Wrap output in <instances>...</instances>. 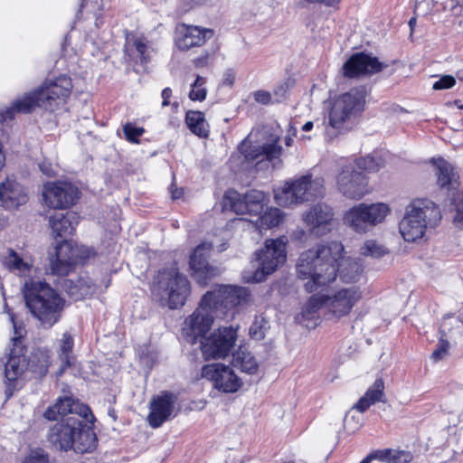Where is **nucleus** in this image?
<instances>
[{
  "label": "nucleus",
  "mask_w": 463,
  "mask_h": 463,
  "mask_svg": "<svg viewBox=\"0 0 463 463\" xmlns=\"http://www.w3.org/2000/svg\"><path fill=\"white\" fill-rule=\"evenodd\" d=\"M176 401V395L169 392H162L154 396L150 402V412L147 415L148 424L154 429L159 428L164 422L175 417Z\"/></svg>",
  "instance_id": "21"
},
{
  "label": "nucleus",
  "mask_w": 463,
  "mask_h": 463,
  "mask_svg": "<svg viewBox=\"0 0 463 463\" xmlns=\"http://www.w3.org/2000/svg\"><path fill=\"white\" fill-rule=\"evenodd\" d=\"M366 95L365 88L359 87L335 99L329 112V126L341 130L347 120L364 110Z\"/></svg>",
  "instance_id": "11"
},
{
  "label": "nucleus",
  "mask_w": 463,
  "mask_h": 463,
  "mask_svg": "<svg viewBox=\"0 0 463 463\" xmlns=\"http://www.w3.org/2000/svg\"><path fill=\"white\" fill-rule=\"evenodd\" d=\"M27 194L18 182L14 179H5L0 183V206L5 209H14L24 204Z\"/></svg>",
  "instance_id": "28"
},
{
  "label": "nucleus",
  "mask_w": 463,
  "mask_h": 463,
  "mask_svg": "<svg viewBox=\"0 0 463 463\" xmlns=\"http://www.w3.org/2000/svg\"><path fill=\"white\" fill-rule=\"evenodd\" d=\"M209 59H210V54L208 52H205V53L202 54L201 56L197 57L194 61V63L197 68L204 67L208 64Z\"/></svg>",
  "instance_id": "53"
},
{
  "label": "nucleus",
  "mask_w": 463,
  "mask_h": 463,
  "mask_svg": "<svg viewBox=\"0 0 463 463\" xmlns=\"http://www.w3.org/2000/svg\"><path fill=\"white\" fill-rule=\"evenodd\" d=\"M279 137L271 136L270 138L263 143H253L250 137H247L239 146L238 160H241V168L248 169L252 165H257L263 161L272 162L279 158L282 154V147L279 145Z\"/></svg>",
  "instance_id": "12"
},
{
  "label": "nucleus",
  "mask_w": 463,
  "mask_h": 463,
  "mask_svg": "<svg viewBox=\"0 0 463 463\" xmlns=\"http://www.w3.org/2000/svg\"><path fill=\"white\" fill-rule=\"evenodd\" d=\"M212 294L211 304L218 312L242 306L249 301L250 293L247 288L235 286H221L219 288L209 291Z\"/></svg>",
  "instance_id": "22"
},
{
  "label": "nucleus",
  "mask_w": 463,
  "mask_h": 463,
  "mask_svg": "<svg viewBox=\"0 0 463 463\" xmlns=\"http://www.w3.org/2000/svg\"><path fill=\"white\" fill-rule=\"evenodd\" d=\"M354 419V416H349L347 415L346 418H345V427H349V424H350V420Z\"/></svg>",
  "instance_id": "59"
},
{
  "label": "nucleus",
  "mask_w": 463,
  "mask_h": 463,
  "mask_svg": "<svg viewBox=\"0 0 463 463\" xmlns=\"http://www.w3.org/2000/svg\"><path fill=\"white\" fill-rule=\"evenodd\" d=\"M89 257V250L83 246H78L71 241H63L55 248V254L50 260L52 273L67 275L79 260Z\"/></svg>",
  "instance_id": "17"
},
{
  "label": "nucleus",
  "mask_w": 463,
  "mask_h": 463,
  "mask_svg": "<svg viewBox=\"0 0 463 463\" xmlns=\"http://www.w3.org/2000/svg\"><path fill=\"white\" fill-rule=\"evenodd\" d=\"M325 193L322 178H312L304 175L294 180L287 181L274 190V199L282 207H291L303 202L323 196Z\"/></svg>",
  "instance_id": "9"
},
{
  "label": "nucleus",
  "mask_w": 463,
  "mask_h": 463,
  "mask_svg": "<svg viewBox=\"0 0 463 463\" xmlns=\"http://www.w3.org/2000/svg\"><path fill=\"white\" fill-rule=\"evenodd\" d=\"M233 364L249 374L256 373L259 367L254 356L244 350H240L233 354Z\"/></svg>",
  "instance_id": "38"
},
{
  "label": "nucleus",
  "mask_w": 463,
  "mask_h": 463,
  "mask_svg": "<svg viewBox=\"0 0 463 463\" xmlns=\"http://www.w3.org/2000/svg\"><path fill=\"white\" fill-rule=\"evenodd\" d=\"M387 253V249L374 240L365 241L360 248V254L365 257L381 258Z\"/></svg>",
  "instance_id": "41"
},
{
  "label": "nucleus",
  "mask_w": 463,
  "mask_h": 463,
  "mask_svg": "<svg viewBox=\"0 0 463 463\" xmlns=\"http://www.w3.org/2000/svg\"><path fill=\"white\" fill-rule=\"evenodd\" d=\"M463 328V314L446 315L439 326V334L442 337H451L458 333H460Z\"/></svg>",
  "instance_id": "37"
},
{
  "label": "nucleus",
  "mask_w": 463,
  "mask_h": 463,
  "mask_svg": "<svg viewBox=\"0 0 463 463\" xmlns=\"http://www.w3.org/2000/svg\"><path fill=\"white\" fill-rule=\"evenodd\" d=\"M190 289L187 278L173 266L158 272L153 293L162 306L175 309L185 304Z\"/></svg>",
  "instance_id": "8"
},
{
  "label": "nucleus",
  "mask_w": 463,
  "mask_h": 463,
  "mask_svg": "<svg viewBox=\"0 0 463 463\" xmlns=\"http://www.w3.org/2000/svg\"><path fill=\"white\" fill-rule=\"evenodd\" d=\"M123 132L126 138L131 143H137L138 137L145 132L143 128H137L131 123H127L123 127Z\"/></svg>",
  "instance_id": "48"
},
{
  "label": "nucleus",
  "mask_w": 463,
  "mask_h": 463,
  "mask_svg": "<svg viewBox=\"0 0 463 463\" xmlns=\"http://www.w3.org/2000/svg\"><path fill=\"white\" fill-rule=\"evenodd\" d=\"M254 99L256 102L263 104V105L274 103L272 94L266 90L255 91L254 92Z\"/></svg>",
  "instance_id": "51"
},
{
  "label": "nucleus",
  "mask_w": 463,
  "mask_h": 463,
  "mask_svg": "<svg viewBox=\"0 0 463 463\" xmlns=\"http://www.w3.org/2000/svg\"><path fill=\"white\" fill-rule=\"evenodd\" d=\"M205 82V78L197 76L195 81L192 85V90L189 93V98L192 100L203 101L205 99L207 94V90L204 88Z\"/></svg>",
  "instance_id": "44"
},
{
  "label": "nucleus",
  "mask_w": 463,
  "mask_h": 463,
  "mask_svg": "<svg viewBox=\"0 0 463 463\" xmlns=\"http://www.w3.org/2000/svg\"><path fill=\"white\" fill-rule=\"evenodd\" d=\"M224 205L229 206L237 214H249L257 219L251 221L260 232L279 225L284 220V213L278 208L270 207L262 214L263 207L268 203L267 195L259 190H251L245 194L230 190L223 197Z\"/></svg>",
  "instance_id": "5"
},
{
  "label": "nucleus",
  "mask_w": 463,
  "mask_h": 463,
  "mask_svg": "<svg viewBox=\"0 0 463 463\" xmlns=\"http://www.w3.org/2000/svg\"><path fill=\"white\" fill-rule=\"evenodd\" d=\"M391 213V208L384 203H361L348 209L343 221L357 233H366L374 226L382 223Z\"/></svg>",
  "instance_id": "10"
},
{
  "label": "nucleus",
  "mask_w": 463,
  "mask_h": 463,
  "mask_svg": "<svg viewBox=\"0 0 463 463\" xmlns=\"http://www.w3.org/2000/svg\"><path fill=\"white\" fill-rule=\"evenodd\" d=\"M327 309L336 317L350 313L354 305L361 299L362 291L357 287L340 288L332 294H326Z\"/></svg>",
  "instance_id": "25"
},
{
  "label": "nucleus",
  "mask_w": 463,
  "mask_h": 463,
  "mask_svg": "<svg viewBox=\"0 0 463 463\" xmlns=\"http://www.w3.org/2000/svg\"><path fill=\"white\" fill-rule=\"evenodd\" d=\"M44 203L50 208L65 209L79 198V190L69 182H48L43 189Z\"/></svg>",
  "instance_id": "19"
},
{
  "label": "nucleus",
  "mask_w": 463,
  "mask_h": 463,
  "mask_svg": "<svg viewBox=\"0 0 463 463\" xmlns=\"http://www.w3.org/2000/svg\"><path fill=\"white\" fill-rule=\"evenodd\" d=\"M437 175V183L442 189L456 194L458 190V175L451 164L443 158L432 159Z\"/></svg>",
  "instance_id": "29"
},
{
  "label": "nucleus",
  "mask_w": 463,
  "mask_h": 463,
  "mask_svg": "<svg viewBox=\"0 0 463 463\" xmlns=\"http://www.w3.org/2000/svg\"><path fill=\"white\" fill-rule=\"evenodd\" d=\"M81 416L70 415L55 423L50 430L49 441L57 449H73L77 453H89L97 446V437L92 424L83 422Z\"/></svg>",
  "instance_id": "4"
},
{
  "label": "nucleus",
  "mask_w": 463,
  "mask_h": 463,
  "mask_svg": "<svg viewBox=\"0 0 463 463\" xmlns=\"http://www.w3.org/2000/svg\"><path fill=\"white\" fill-rule=\"evenodd\" d=\"M161 96H162V99H163L162 106L163 107L168 106L169 105V99L172 96V90L170 88H168V87L165 88L162 90Z\"/></svg>",
  "instance_id": "54"
},
{
  "label": "nucleus",
  "mask_w": 463,
  "mask_h": 463,
  "mask_svg": "<svg viewBox=\"0 0 463 463\" xmlns=\"http://www.w3.org/2000/svg\"><path fill=\"white\" fill-rule=\"evenodd\" d=\"M456 83L455 79L450 75L442 76L433 84L434 90H445L453 87Z\"/></svg>",
  "instance_id": "49"
},
{
  "label": "nucleus",
  "mask_w": 463,
  "mask_h": 463,
  "mask_svg": "<svg viewBox=\"0 0 463 463\" xmlns=\"http://www.w3.org/2000/svg\"><path fill=\"white\" fill-rule=\"evenodd\" d=\"M441 220L439 208L427 199H416L405 209L399 223V231L406 241L421 239L428 228H434Z\"/></svg>",
  "instance_id": "7"
},
{
  "label": "nucleus",
  "mask_w": 463,
  "mask_h": 463,
  "mask_svg": "<svg viewBox=\"0 0 463 463\" xmlns=\"http://www.w3.org/2000/svg\"><path fill=\"white\" fill-rule=\"evenodd\" d=\"M170 192L173 199H179L183 194V189H173V187H171Z\"/></svg>",
  "instance_id": "56"
},
{
  "label": "nucleus",
  "mask_w": 463,
  "mask_h": 463,
  "mask_svg": "<svg viewBox=\"0 0 463 463\" xmlns=\"http://www.w3.org/2000/svg\"><path fill=\"white\" fill-rule=\"evenodd\" d=\"M302 219L309 232L319 237L333 230L335 213L327 204L317 203L305 212Z\"/></svg>",
  "instance_id": "20"
},
{
  "label": "nucleus",
  "mask_w": 463,
  "mask_h": 463,
  "mask_svg": "<svg viewBox=\"0 0 463 463\" xmlns=\"http://www.w3.org/2000/svg\"><path fill=\"white\" fill-rule=\"evenodd\" d=\"M268 327L269 322L265 317L261 316L256 317L250 327V335L256 340L263 339Z\"/></svg>",
  "instance_id": "42"
},
{
  "label": "nucleus",
  "mask_w": 463,
  "mask_h": 463,
  "mask_svg": "<svg viewBox=\"0 0 463 463\" xmlns=\"http://www.w3.org/2000/svg\"><path fill=\"white\" fill-rule=\"evenodd\" d=\"M188 128L196 136L206 137L208 136V124L201 111H188L185 117Z\"/></svg>",
  "instance_id": "36"
},
{
  "label": "nucleus",
  "mask_w": 463,
  "mask_h": 463,
  "mask_svg": "<svg viewBox=\"0 0 463 463\" xmlns=\"http://www.w3.org/2000/svg\"><path fill=\"white\" fill-rule=\"evenodd\" d=\"M384 383L382 379H376L373 384L366 391L364 395L360 398L357 403L353 407L360 413L365 411L371 405L377 402H384Z\"/></svg>",
  "instance_id": "32"
},
{
  "label": "nucleus",
  "mask_w": 463,
  "mask_h": 463,
  "mask_svg": "<svg viewBox=\"0 0 463 463\" xmlns=\"http://www.w3.org/2000/svg\"><path fill=\"white\" fill-rule=\"evenodd\" d=\"M353 165L361 171L375 173L383 166V160L378 156H367L356 159Z\"/></svg>",
  "instance_id": "39"
},
{
  "label": "nucleus",
  "mask_w": 463,
  "mask_h": 463,
  "mask_svg": "<svg viewBox=\"0 0 463 463\" xmlns=\"http://www.w3.org/2000/svg\"><path fill=\"white\" fill-rule=\"evenodd\" d=\"M23 293L27 308L43 326L51 328L59 322L66 301L56 289L44 281L29 279Z\"/></svg>",
  "instance_id": "3"
},
{
  "label": "nucleus",
  "mask_w": 463,
  "mask_h": 463,
  "mask_svg": "<svg viewBox=\"0 0 463 463\" xmlns=\"http://www.w3.org/2000/svg\"><path fill=\"white\" fill-rule=\"evenodd\" d=\"M9 317L13 324L14 335L12 338L13 347L10 349L9 358L5 368L7 381L11 383L18 379L26 365L40 377L44 376L50 365L49 355L45 352L38 351L33 354L27 363L24 357V346L22 344L25 330L22 325L16 323L13 313L9 312Z\"/></svg>",
  "instance_id": "6"
},
{
  "label": "nucleus",
  "mask_w": 463,
  "mask_h": 463,
  "mask_svg": "<svg viewBox=\"0 0 463 463\" xmlns=\"http://www.w3.org/2000/svg\"><path fill=\"white\" fill-rule=\"evenodd\" d=\"M416 24V18L415 17H412L410 21H409V25L411 28H412L414 25Z\"/></svg>",
  "instance_id": "60"
},
{
  "label": "nucleus",
  "mask_w": 463,
  "mask_h": 463,
  "mask_svg": "<svg viewBox=\"0 0 463 463\" xmlns=\"http://www.w3.org/2000/svg\"><path fill=\"white\" fill-rule=\"evenodd\" d=\"M22 463H54L49 455L43 449L32 450L22 461Z\"/></svg>",
  "instance_id": "46"
},
{
  "label": "nucleus",
  "mask_w": 463,
  "mask_h": 463,
  "mask_svg": "<svg viewBox=\"0 0 463 463\" xmlns=\"http://www.w3.org/2000/svg\"><path fill=\"white\" fill-rule=\"evenodd\" d=\"M449 348V341L446 339V337H442L440 335L437 348L431 354L430 358L434 362H438V361L444 359L448 355Z\"/></svg>",
  "instance_id": "47"
},
{
  "label": "nucleus",
  "mask_w": 463,
  "mask_h": 463,
  "mask_svg": "<svg viewBox=\"0 0 463 463\" xmlns=\"http://www.w3.org/2000/svg\"><path fill=\"white\" fill-rule=\"evenodd\" d=\"M288 91V84L284 82L277 86L273 90V100L274 102L282 101Z\"/></svg>",
  "instance_id": "50"
},
{
  "label": "nucleus",
  "mask_w": 463,
  "mask_h": 463,
  "mask_svg": "<svg viewBox=\"0 0 463 463\" xmlns=\"http://www.w3.org/2000/svg\"><path fill=\"white\" fill-rule=\"evenodd\" d=\"M126 51L144 64L150 61L155 49L152 43L144 37H134L127 40Z\"/></svg>",
  "instance_id": "31"
},
{
  "label": "nucleus",
  "mask_w": 463,
  "mask_h": 463,
  "mask_svg": "<svg viewBox=\"0 0 463 463\" xmlns=\"http://www.w3.org/2000/svg\"><path fill=\"white\" fill-rule=\"evenodd\" d=\"M345 249L339 241L318 244L303 251L296 264L297 276L303 280L307 292L326 288L336 277L344 283H356L363 273L362 264L344 257Z\"/></svg>",
  "instance_id": "1"
},
{
  "label": "nucleus",
  "mask_w": 463,
  "mask_h": 463,
  "mask_svg": "<svg viewBox=\"0 0 463 463\" xmlns=\"http://www.w3.org/2000/svg\"><path fill=\"white\" fill-rule=\"evenodd\" d=\"M41 172L46 176H53L56 175V170L52 164L48 160H43L39 164Z\"/></svg>",
  "instance_id": "52"
},
{
  "label": "nucleus",
  "mask_w": 463,
  "mask_h": 463,
  "mask_svg": "<svg viewBox=\"0 0 463 463\" xmlns=\"http://www.w3.org/2000/svg\"><path fill=\"white\" fill-rule=\"evenodd\" d=\"M238 326H223L201 339V350L204 359L226 357L235 345Z\"/></svg>",
  "instance_id": "15"
},
{
  "label": "nucleus",
  "mask_w": 463,
  "mask_h": 463,
  "mask_svg": "<svg viewBox=\"0 0 463 463\" xmlns=\"http://www.w3.org/2000/svg\"><path fill=\"white\" fill-rule=\"evenodd\" d=\"M235 80V73L232 70H228L224 74L223 82L226 85H232Z\"/></svg>",
  "instance_id": "55"
},
{
  "label": "nucleus",
  "mask_w": 463,
  "mask_h": 463,
  "mask_svg": "<svg viewBox=\"0 0 463 463\" xmlns=\"http://www.w3.org/2000/svg\"><path fill=\"white\" fill-rule=\"evenodd\" d=\"M387 65L376 57L364 52L353 54L343 65V74L347 78L371 75L383 70Z\"/></svg>",
  "instance_id": "24"
},
{
  "label": "nucleus",
  "mask_w": 463,
  "mask_h": 463,
  "mask_svg": "<svg viewBox=\"0 0 463 463\" xmlns=\"http://www.w3.org/2000/svg\"><path fill=\"white\" fill-rule=\"evenodd\" d=\"M59 415L65 418L70 415H79L90 423H93L95 420L89 406L69 396L59 398L57 402L44 412V418L49 420H57Z\"/></svg>",
  "instance_id": "23"
},
{
  "label": "nucleus",
  "mask_w": 463,
  "mask_h": 463,
  "mask_svg": "<svg viewBox=\"0 0 463 463\" xmlns=\"http://www.w3.org/2000/svg\"><path fill=\"white\" fill-rule=\"evenodd\" d=\"M5 264L12 270H17L20 273H24L29 270L30 264L24 261L17 253L11 250L9 256L5 260Z\"/></svg>",
  "instance_id": "43"
},
{
  "label": "nucleus",
  "mask_w": 463,
  "mask_h": 463,
  "mask_svg": "<svg viewBox=\"0 0 463 463\" xmlns=\"http://www.w3.org/2000/svg\"><path fill=\"white\" fill-rule=\"evenodd\" d=\"M337 190L346 198L359 200L370 193L366 175L353 164L345 165L335 176Z\"/></svg>",
  "instance_id": "16"
},
{
  "label": "nucleus",
  "mask_w": 463,
  "mask_h": 463,
  "mask_svg": "<svg viewBox=\"0 0 463 463\" xmlns=\"http://www.w3.org/2000/svg\"><path fill=\"white\" fill-rule=\"evenodd\" d=\"M452 202L455 204L456 211L453 222L457 227L463 229V192L458 191L453 194Z\"/></svg>",
  "instance_id": "45"
},
{
  "label": "nucleus",
  "mask_w": 463,
  "mask_h": 463,
  "mask_svg": "<svg viewBox=\"0 0 463 463\" xmlns=\"http://www.w3.org/2000/svg\"><path fill=\"white\" fill-rule=\"evenodd\" d=\"M74 345L73 338L69 333H64L59 341L58 355L61 360L59 374H62L66 368L71 366L74 357L72 348Z\"/></svg>",
  "instance_id": "35"
},
{
  "label": "nucleus",
  "mask_w": 463,
  "mask_h": 463,
  "mask_svg": "<svg viewBox=\"0 0 463 463\" xmlns=\"http://www.w3.org/2000/svg\"><path fill=\"white\" fill-rule=\"evenodd\" d=\"M202 375L211 381L215 389L224 393H234L242 386L241 378L233 369L222 363L204 365Z\"/></svg>",
  "instance_id": "18"
},
{
  "label": "nucleus",
  "mask_w": 463,
  "mask_h": 463,
  "mask_svg": "<svg viewBox=\"0 0 463 463\" xmlns=\"http://www.w3.org/2000/svg\"><path fill=\"white\" fill-rule=\"evenodd\" d=\"M377 459L385 463H409L412 459V455L409 451L384 449L374 450L365 457L360 463H371Z\"/></svg>",
  "instance_id": "30"
},
{
  "label": "nucleus",
  "mask_w": 463,
  "mask_h": 463,
  "mask_svg": "<svg viewBox=\"0 0 463 463\" xmlns=\"http://www.w3.org/2000/svg\"><path fill=\"white\" fill-rule=\"evenodd\" d=\"M213 36L212 29L181 24L176 27L175 43L178 49L187 51L203 45Z\"/></svg>",
  "instance_id": "27"
},
{
  "label": "nucleus",
  "mask_w": 463,
  "mask_h": 463,
  "mask_svg": "<svg viewBox=\"0 0 463 463\" xmlns=\"http://www.w3.org/2000/svg\"><path fill=\"white\" fill-rule=\"evenodd\" d=\"M285 145L287 146H290L292 145V142H293V138L291 136L288 135L287 137H285Z\"/></svg>",
  "instance_id": "58"
},
{
  "label": "nucleus",
  "mask_w": 463,
  "mask_h": 463,
  "mask_svg": "<svg viewBox=\"0 0 463 463\" xmlns=\"http://www.w3.org/2000/svg\"><path fill=\"white\" fill-rule=\"evenodd\" d=\"M71 89V80L65 75L45 80L34 91L18 97L3 109L0 112V122L12 120L20 113H31L35 108L54 111L70 97Z\"/></svg>",
  "instance_id": "2"
},
{
  "label": "nucleus",
  "mask_w": 463,
  "mask_h": 463,
  "mask_svg": "<svg viewBox=\"0 0 463 463\" xmlns=\"http://www.w3.org/2000/svg\"><path fill=\"white\" fill-rule=\"evenodd\" d=\"M212 294L205 293L199 307L186 317L183 328L186 340L192 344L197 338L203 339L205 334L212 327L214 317L217 316L216 309L211 304Z\"/></svg>",
  "instance_id": "14"
},
{
  "label": "nucleus",
  "mask_w": 463,
  "mask_h": 463,
  "mask_svg": "<svg viewBox=\"0 0 463 463\" xmlns=\"http://www.w3.org/2000/svg\"><path fill=\"white\" fill-rule=\"evenodd\" d=\"M75 219V214L73 213H68L66 214L56 213L52 216L50 218V225L55 237H66L71 235L76 223V222H73Z\"/></svg>",
  "instance_id": "33"
},
{
  "label": "nucleus",
  "mask_w": 463,
  "mask_h": 463,
  "mask_svg": "<svg viewBox=\"0 0 463 463\" xmlns=\"http://www.w3.org/2000/svg\"><path fill=\"white\" fill-rule=\"evenodd\" d=\"M213 245L209 242L199 244L190 257V269L195 280L202 285H205L207 281L218 274L217 269L212 267L208 263Z\"/></svg>",
  "instance_id": "26"
},
{
  "label": "nucleus",
  "mask_w": 463,
  "mask_h": 463,
  "mask_svg": "<svg viewBox=\"0 0 463 463\" xmlns=\"http://www.w3.org/2000/svg\"><path fill=\"white\" fill-rule=\"evenodd\" d=\"M322 307L327 308L326 294L313 295L304 306L302 309V317L305 318H310Z\"/></svg>",
  "instance_id": "40"
},
{
  "label": "nucleus",
  "mask_w": 463,
  "mask_h": 463,
  "mask_svg": "<svg viewBox=\"0 0 463 463\" xmlns=\"http://www.w3.org/2000/svg\"><path fill=\"white\" fill-rule=\"evenodd\" d=\"M194 4H203L206 0H192Z\"/></svg>",
  "instance_id": "61"
},
{
  "label": "nucleus",
  "mask_w": 463,
  "mask_h": 463,
  "mask_svg": "<svg viewBox=\"0 0 463 463\" xmlns=\"http://www.w3.org/2000/svg\"><path fill=\"white\" fill-rule=\"evenodd\" d=\"M313 122L307 121L302 126V130L306 132L310 131L313 128Z\"/></svg>",
  "instance_id": "57"
},
{
  "label": "nucleus",
  "mask_w": 463,
  "mask_h": 463,
  "mask_svg": "<svg viewBox=\"0 0 463 463\" xmlns=\"http://www.w3.org/2000/svg\"><path fill=\"white\" fill-rule=\"evenodd\" d=\"M63 287L68 294L74 298L80 300L95 292L96 287L90 278H80L76 281L66 279Z\"/></svg>",
  "instance_id": "34"
},
{
  "label": "nucleus",
  "mask_w": 463,
  "mask_h": 463,
  "mask_svg": "<svg viewBox=\"0 0 463 463\" xmlns=\"http://www.w3.org/2000/svg\"><path fill=\"white\" fill-rule=\"evenodd\" d=\"M286 242L285 237L270 239L265 241L264 248L255 254L258 268L250 281H262L267 275L274 272L286 261Z\"/></svg>",
  "instance_id": "13"
}]
</instances>
